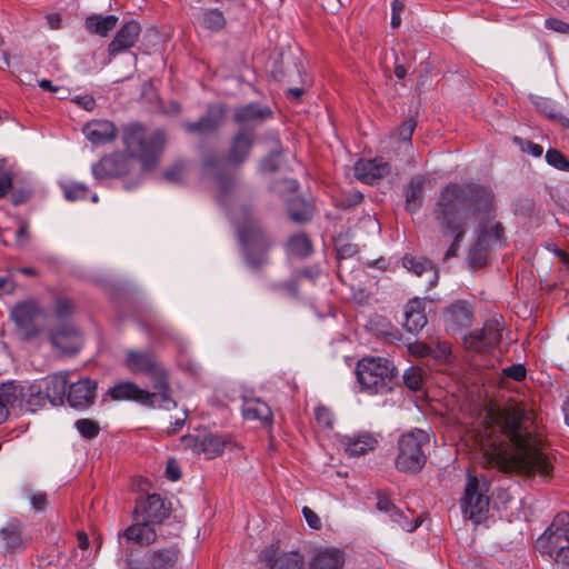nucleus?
Masks as SVG:
<instances>
[{"mask_svg": "<svg viewBox=\"0 0 569 569\" xmlns=\"http://www.w3.org/2000/svg\"><path fill=\"white\" fill-rule=\"evenodd\" d=\"M522 405L486 410L476 431L483 462L501 472L549 476L552 465L542 452L540 440L525 426Z\"/></svg>", "mask_w": 569, "mask_h": 569, "instance_id": "nucleus-1", "label": "nucleus"}, {"mask_svg": "<svg viewBox=\"0 0 569 569\" xmlns=\"http://www.w3.org/2000/svg\"><path fill=\"white\" fill-rule=\"evenodd\" d=\"M491 192L480 186L468 183H448L438 196L432 216L443 237L452 241L443 259L457 256L470 220L491 209Z\"/></svg>", "mask_w": 569, "mask_h": 569, "instance_id": "nucleus-2", "label": "nucleus"}, {"mask_svg": "<svg viewBox=\"0 0 569 569\" xmlns=\"http://www.w3.org/2000/svg\"><path fill=\"white\" fill-rule=\"evenodd\" d=\"M122 365L133 375H144L150 378L153 391L142 389L132 381H122L110 390L113 400H130L149 408L166 410L176 408L177 403L171 397L167 371L152 351L127 349L123 353Z\"/></svg>", "mask_w": 569, "mask_h": 569, "instance_id": "nucleus-3", "label": "nucleus"}, {"mask_svg": "<svg viewBox=\"0 0 569 569\" xmlns=\"http://www.w3.org/2000/svg\"><path fill=\"white\" fill-rule=\"evenodd\" d=\"M236 227L240 243L246 251L247 262L251 267H258L263 262L262 256L257 260L251 257V251H266L271 246V239L263 230L251 207L237 204L229 212Z\"/></svg>", "mask_w": 569, "mask_h": 569, "instance_id": "nucleus-4", "label": "nucleus"}, {"mask_svg": "<svg viewBox=\"0 0 569 569\" xmlns=\"http://www.w3.org/2000/svg\"><path fill=\"white\" fill-rule=\"evenodd\" d=\"M122 142L127 151L141 161L144 170H151L164 149L166 134L162 130L147 133L142 126L133 123L122 129Z\"/></svg>", "mask_w": 569, "mask_h": 569, "instance_id": "nucleus-5", "label": "nucleus"}, {"mask_svg": "<svg viewBox=\"0 0 569 569\" xmlns=\"http://www.w3.org/2000/svg\"><path fill=\"white\" fill-rule=\"evenodd\" d=\"M358 382L362 390L371 395H386L393 389L397 368L383 357H365L356 367Z\"/></svg>", "mask_w": 569, "mask_h": 569, "instance_id": "nucleus-6", "label": "nucleus"}, {"mask_svg": "<svg viewBox=\"0 0 569 569\" xmlns=\"http://www.w3.org/2000/svg\"><path fill=\"white\" fill-rule=\"evenodd\" d=\"M536 547L552 560L553 569H569V513H558Z\"/></svg>", "mask_w": 569, "mask_h": 569, "instance_id": "nucleus-7", "label": "nucleus"}, {"mask_svg": "<svg viewBox=\"0 0 569 569\" xmlns=\"http://www.w3.org/2000/svg\"><path fill=\"white\" fill-rule=\"evenodd\" d=\"M430 445V433L416 428L400 436L396 468L401 472L413 473L423 468L427 461L426 450Z\"/></svg>", "mask_w": 569, "mask_h": 569, "instance_id": "nucleus-8", "label": "nucleus"}, {"mask_svg": "<svg viewBox=\"0 0 569 569\" xmlns=\"http://www.w3.org/2000/svg\"><path fill=\"white\" fill-rule=\"evenodd\" d=\"M489 488L490 482L486 478H479L468 472L465 497L461 503L466 518L476 523L481 521L489 508Z\"/></svg>", "mask_w": 569, "mask_h": 569, "instance_id": "nucleus-9", "label": "nucleus"}, {"mask_svg": "<svg viewBox=\"0 0 569 569\" xmlns=\"http://www.w3.org/2000/svg\"><path fill=\"white\" fill-rule=\"evenodd\" d=\"M503 322L501 318L492 317L488 319L481 329L471 331L462 337L463 346L467 350L475 353L490 352L496 348L501 339Z\"/></svg>", "mask_w": 569, "mask_h": 569, "instance_id": "nucleus-10", "label": "nucleus"}, {"mask_svg": "<svg viewBox=\"0 0 569 569\" xmlns=\"http://www.w3.org/2000/svg\"><path fill=\"white\" fill-rule=\"evenodd\" d=\"M170 515V507L158 493L149 495L137 501L133 518L151 525L161 523Z\"/></svg>", "mask_w": 569, "mask_h": 569, "instance_id": "nucleus-11", "label": "nucleus"}, {"mask_svg": "<svg viewBox=\"0 0 569 569\" xmlns=\"http://www.w3.org/2000/svg\"><path fill=\"white\" fill-rule=\"evenodd\" d=\"M338 446L348 457H360L372 451L379 443L378 435L370 431H357L338 437Z\"/></svg>", "mask_w": 569, "mask_h": 569, "instance_id": "nucleus-12", "label": "nucleus"}, {"mask_svg": "<svg viewBox=\"0 0 569 569\" xmlns=\"http://www.w3.org/2000/svg\"><path fill=\"white\" fill-rule=\"evenodd\" d=\"M180 556L176 546L160 548L149 551L146 555V565L130 560L128 569H174Z\"/></svg>", "mask_w": 569, "mask_h": 569, "instance_id": "nucleus-13", "label": "nucleus"}, {"mask_svg": "<svg viewBox=\"0 0 569 569\" xmlns=\"http://www.w3.org/2000/svg\"><path fill=\"white\" fill-rule=\"evenodd\" d=\"M129 170L130 160L126 154L120 152L106 156L91 167L92 174L97 180L120 177Z\"/></svg>", "mask_w": 569, "mask_h": 569, "instance_id": "nucleus-14", "label": "nucleus"}, {"mask_svg": "<svg viewBox=\"0 0 569 569\" xmlns=\"http://www.w3.org/2000/svg\"><path fill=\"white\" fill-rule=\"evenodd\" d=\"M259 560L264 563L268 569H302L303 558L299 552H278V548L273 545L264 548L259 555Z\"/></svg>", "mask_w": 569, "mask_h": 569, "instance_id": "nucleus-15", "label": "nucleus"}, {"mask_svg": "<svg viewBox=\"0 0 569 569\" xmlns=\"http://www.w3.org/2000/svg\"><path fill=\"white\" fill-rule=\"evenodd\" d=\"M183 442L188 447H191L194 452L203 453L208 459L220 456L227 443L222 436L213 433L188 436L183 438Z\"/></svg>", "mask_w": 569, "mask_h": 569, "instance_id": "nucleus-16", "label": "nucleus"}, {"mask_svg": "<svg viewBox=\"0 0 569 569\" xmlns=\"http://www.w3.org/2000/svg\"><path fill=\"white\" fill-rule=\"evenodd\" d=\"M224 119V107L222 104L210 106L207 113L194 122H184L182 128L190 133L208 134L214 132Z\"/></svg>", "mask_w": 569, "mask_h": 569, "instance_id": "nucleus-17", "label": "nucleus"}, {"mask_svg": "<svg viewBox=\"0 0 569 569\" xmlns=\"http://www.w3.org/2000/svg\"><path fill=\"white\" fill-rule=\"evenodd\" d=\"M47 402L43 383L40 380L27 383L26 386L18 385V401L16 406L24 408L29 412H36L43 408Z\"/></svg>", "mask_w": 569, "mask_h": 569, "instance_id": "nucleus-18", "label": "nucleus"}, {"mask_svg": "<svg viewBox=\"0 0 569 569\" xmlns=\"http://www.w3.org/2000/svg\"><path fill=\"white\" fill-rule=\"evenodd\" d=\"M472 309L462 300L456 301L447 308L446 326L447 331L457 333L462 329L469 328L472 322Z\"/></svg>", "mask_w": 569, "mask_h": 569, "instance_id": "nucleus-19", "label": "nucleus"}, {"mask_svg": "<svg viewBox=\"0 0 569 569\" xmlns=\"http://www.w3.org/2000/svg\"><path fill=\"white\" fill-rule=\"evenodd\" d=\"M97 383L90 379H81L69 387L67 400L72 408L84 409L93 403Z\"/></svg>", "mask_w": 569, "mask_h": 569, "instance_id": "nucleus-20", "label": "nucleus"}, {"mask_svg": "<svg viewBox=\"0 0 569 569\" xmlns=\"http://www.w3.org/2000/svg\"><path fill=\"white\" fill-rule=\"evenodd\" d=\"M40 309L33 301L18 303L11 310V318L17 327L23 330L28 336L37 335L34 320L39 316Z\"/></svg>", "mask_w": 569, "mask_h": 569, "instance_id": "nucleus-21", "label": "nucleus"}, {"mask_svg": "<svg viewBox=\"0 0 569 569\" xmlns=\"http://www.w3.org/2000/svg\"><path fill=\"white\" fill-rule=\"evenodd\" d=\"M390 172L388 162L381 159L363 160L360 159L355 164V176L358 180L373 184Z\"/></svg>", "mask_w": 569, "mask_h": 569, "instance_id": "nucleus-22", "label": "nucleus"}, {"mask_svg": "<svg viewBox=\"0 0 569 569\" xmlns=\"http://www.w3.org/2000/svg\"><path fill=\"white\" fill-rule=\"evenodd\" d=\"M140 31L141 27L137 21L131 20L124 23L110 42L108 48L109 54L116 56L132 48L138 41Z\"/></svg>", "mask_w": 569, "mask_h": 569, "instance_id": "nucleus-23", "label": "nucleus"}, {"mask_svg": "<svg viewBox=\"0 0 569 569\" xmlns=\"http://www.w3.org/2000/svg\"><path fill=\"white\" fill-rule=\"evenodd\" d=\"M127 542L139 546H149L157 540V532L152 525L133 518V523L119 533Z\"/></svg>", "mask_w": 569, "mask_h": 569, "instance_id": "nucleus-24", "label": "nucleus"}, {"mask_svg": "<svg viewBox=\"0 0 569 569\" xmlns=\"http://www.w3.org/2000/svg\"><path fill=\"white\" fill-rule=\"evenodd\" d=\"M50 340L51 343L63 353H74L82 346V339L79 332L70 326H64L52 331Z\"/></svg>", "mask_w": 569, "mask_h": 569, "instance_id": "nucleus-25", "label": "nucleus"}, {"mask_svg": "<svg viewBox=\"0 0 569 569\" xmlns=\"http://www.w3.org/2000/svg\"><path fill=\"white\" fill-rule=\"evenodd\" d=\"M83 133L93 144H104L116 139L117 128L111 121L94 120L84 126Z\"/></svg>", "mask_w": 569, "mask_h": 569, "instance_id": "nucleus-26", "label": "nucleus"}, {"mask_svg": "<svg viewBox=\"0 0 569 569\" xmlns=\"http://www.w3.org/2000/svg\"><path fill=\"white\" fill-rule=\"evenodd\" d=\"M345 555L337 548H318L315 550L309 569H340Z\"/></svg>", "mask_w": 569, "mask_h": 569, "instance_id": "nucleus-27", "label": "nucleus"}, {"mask_svg": "<svg viewBox=\"0 0 569 569\" xmlns=\"http://www.w3.org/2000/svg\"><path fill=\"white\" fill-rule=\"evenodd\" d=\"M402 266L418 277L426 274L428 288H432L438 282V271L428 259L406 254L402 258Z\"/></svg>", "mask_w": 569, "mask_h": 569, "instance_id": "nucleus-28", "label": "nucleus"}, {"mask_svg": "<svg viewBox=\"0 0 569 569\" xmlns=\"http://www.w3.org/2000/svg\"><path fill=\"white\" fill-rule=\"evenodd\" d=\"M425 301L419 298L410 300L405 309V328L408 332H419L427 325Z\"/></svg>", "mask_w": 569, "mask_h": 569, "instance_id": "nucleus-29", "label": "nucleus"}, {"mask_svg": "<svg viewBox=\"0 0 569 569\" xmlns=\"http://www.w3.org/2000/svg\"><path fill=\"white\" fill-rule=\"evenodd\" d=\"M242 416L246 420H258L264 426L272 422L270 407L258 398H246L242 405Z\"/></svg>", "mask_w": 569, "mask_h": 569, "instance_id": "nucleus-30", "label": "nucleus"}, {"mask_svg": "<svg viewBox=\"0 0 569 569\" xmlns=\"http://www.w3.org/2000/svg\"><path fill=\"white\" fill-rule=\"evenodd\" d=\"M48 402L52 406L63 403L67 391V379L63 375H53L40 380Z\"/></svg>", "mask_w": 569, "mask_h": 569, "instance_id": "nucleus-31", "label": "nucleus"}, {"mask_svg": "<svg viewBox=\"0 0 569 569\" xmlns=\"http://www.w3.org/2000/svg\"><path fill=\"white\" fill-rule=\"evenodd\" d=\"M426 179L422 174L413 176L405 189L406 209L410 213H416L420 210L423 203V187Z\"/></svg>", "mask_w": 569, "mask_h": 569, "instance_id": "nucleus-32", "label": "nucleus"}, {"mask_svg": "<svg viewBox=\"0 0 569 569\" xmlns=\"http://www.w3.org/2000/svg\"><path fill=\"white\" fill-rule=\"evenodd\" d=\"M0 540L7 551H18L23 548L22 528L19 521L10 520L0 529Z\"/></svg>", "mask_w": 569, "mask_h": 569, "instance_id": "nucleus-33", "label": "nucleus"}, {"mask_svg": "<svg viewBox=\"0 0 569 569\" xmlns=\"http://www.w3.org/2000/svg\"><path fill=\"white\" fill-rule=\"evenodd\" d=\"M271 114L270 108L249 103L236 110L234 120L240 124L260 123L264 119L270 118Z\"/></svg>", "mask_w": 569, "mask_h": 569, "instance_id": "nucleus-34", "label": "nucleus"}, {"mask_svg": "<svg viewBox=\"0 0 569 569\" xmlns=\"http://www.w3.org/2000/svg\"><path fill=\"white\" fill-rule=\"evenodd\" d=\"M252 141V131L241 130L240 132H238L231 143L229 160L236 163L243 162L249 154Z\"/></svg>", "mask_w": 569, "mask_h": 569, "instance_id": "nucleus-35", "label": "nucleus"}, {"mask_svg": "<svg viewBox=\"0 0 569 569\" xmlns=\"http://www.w3.org/2000/svg\"><path fill=\"white\" fill-rule=\"evenodd\" d=\"M118 17L113 14H91L84 21L86 29L93 34L107 37L108 33L117 26Z\"/></svg>", "mask_w": 569, "mask_h": 569, "instance_id": "nucleus-36", "label": "nucleus"}, {"mask_svg": "<svg viewBox=\"0 0 569 569\" xmlns=\"http://www.w3.org/2000/svg\"><path fill=\"white\" fill-rule=\"evenodd\" d=\"M198 23L211 32H219L226 27V18L219 9H203L199 17Z\"/></svg>", "mask_w": 569, "mask_h": 569, "instance_id": "nucleus-37", "label": "nucleus"}, {"mask_svg": "<svg viewBox=\"0 0 569 569\" xmlns=\"http://www.w3.org/2000/svg\"><path fill=\"white\" fill-rule=\"evenodd\" d=\"M18 401V385L8 381L0 385V423H2L8 415V406L14 407Z\"/></svg>", "mask_w": 569, "mask_h": 569, "instance_id": "nucleus-38", "label": "nucleus"}, {"mask_svg": "<svg viewBox=\"0 0 569 569\" xmlns=\"http://www.w3.org/2000/svg\"><path fill=\"white\" fill-rule=\"evenodd\" d=\"M502 227L499 223H496L490 229L481 228L478 231V239L472 247L483 249L488 253L491 246L500 242L502 237Z\"/></svg>", "mask_w": 569, "mask_h": 569, "instance_id": "nucleus-39", "label": "nucleus"}, {"mask_svg": "<svg viewBox=\"0 0 569 569\" xmlns=\"http://www.w3.org/2000/svg\"><path fill=\"white\" fill-rule=\"evenodd\" d=\"M288 213L295 222H306L312 217V207L300 198L292 199L288 204Z\"/></svg>", "mask_w": 569, "mask_h": 569, "instance_id": "nucleus-40", "label": "nucleus"}, {"mask_svg": "<svg viewBox=\"0 0 569 569\" xmlns=\"http://www.w3.org/2000/svg\"><path fill=\"white\" fill-rule=\"evenodd\" d=\"M533 103L536 108L543 112L548 118L558 120L565 128L569 129V119L561 114L551 100L538 98Z\"/></svg>", "mask_w": 569, "mask_h": 569, "instance_id": "nucleus-41", "label": "nucleus"}, {"mask_svg": "<svg viewBox=\"0 0 569 569\" xmlns=\"http://www.w3.org/2000/svg\"><path fill=\"white\" fill-rule=\"evenodd\" d=\"M311 242L303 233L292 236L288 241V251L290 254L306 257L311 252Z\"/></svg>", "mask_w": 569, "mask_h": 569, "instance_id": "nucleus-42", "label": "nucleus"}, {"mask_svg": "<svg viewBox=\"0 0 569 569\" xmlns=\"http://www.w3.org/2000/svg\"><path fill=\"white\" fill-rule=\"evenodd\" d=\"M63 193L67 200L77 201L86 199L90 191L84 183L68 182L62 186Z\"/></svg>", "mask_w": 569, "mask_h": 569, "instance_id": "nucleus-43", "label": "nucleus"}, {"mask_svg": "<svg viewBox=\"0 0 569 569\" xmlns=\"http://www.w3.org/2000/svg\"><path fill=\"white\" fill-rule=\"evenodd\" d=\"M74 428L84 439H93L100 432V426L97 421L88 418L78 419L74 422Z\"/></svg>", "mask_w": 569, "mask_h": 569, "instance_id": "nucleus-44", "label": "nucleus"}, {"mask_svg": "<svg viewBox=\"0 0 569 569\" xmlns=\"http://www.w3.org/2000/svg\"><path fill=\"white\" fill-rule=\"evenodd\" d=\"M403 383L411 390L418 391L423 386V373L418 367H410L403 373Z\"/></svg>", "mask_w": 569, "mask_h": 569, "instance_id": "nucleus-45", "label": "nucleus"}, {"mask_svg": "<svg viewBox=\"0 0 569 569\" xmlns=\"http://www.w3.org/2000/svg\"><path fill=\"white\" fill-rule=\"evenodd\" d=\"M390 519L400 529L407 532H412L420 526V522L417 518L409 519L400 509L393 511V513L390 515Z\"/></svg>", "mask_w": 569, "mask_h": 569, "instance_id": "nucleus-46", "label": "nucleus"}, {"mask_svg": "<svg viewBox=\"0 0 569 569\" xmlns=\"http://www.w3.org/2000/svg\"><path fill=\"white\" fill-rule=\"evenodd\" d=\"M431 345L430 357L439 362H448L451 357V347L447 341H435Z\"/></svg>", "mask_w": 569, "mask_h": 569, "instance_id": "nucleus-47", "label": "nucleus"}, {"mask_svg": "<svg viewBox=\"0 0 569 569\" xmlns=\"http://www.w3.org/2000/svg\"><path fill=\"white\" fill-rule=\"evenodd\" d=\"M546 161L558 170L569 171L568 159L558 150L549 149L546 152Z\"/></svg>", "mask_w": 569, "mask_h": 569, "instance_id": "nucleus-48", "label": "nucleus"}, {"mask_svg": "<svg viewBox=\"0 0 569 569\" xmlns=\"http://www.w3.org/2000/svg\"><path fill=\"white\" fill-rule=\"evenodd\" d=\"M488 253L483 249L471 247L468 261L472 269H480L487 263Z\"/></svg>", "mask_w": 569, "mask_h": 569, "instance_id": "nucleus-49", "label": "nucleus"}, {"mask_svg": "<svg viewBox=\"0 0 569 569\" xmlns=\"http://www.w3.org/2000/svg\"><path fill=\"white\" fill-rule=\"evenodd\" d=\"M13 177L7 163L0 168V199L4 198L12 189Z\"/></svg>", "mask_w": 569, "mask_h": 569, "instance_id": "nucleus-50", "label": "nucleus"}, {"mask_svg": "<svg viewBox=\"0 0 569 569\" xmlns=\"http://www.w3.org/2000/svg\"><path fill=\"white\" fill-rule=\"evenodd\" d=\"M315 417L318 422L323 428H332L333 426V415L326 407H317L315 410Z\"/></svg>", "mask_w": 569, "mask_h": 569, "instance_id": "nucleus-51", "label": "nucleus"}, {"mask_svg": "<svg viewBox=\"0 0 569 569\" xmlns=\"http://www.w3.org/2000/svg\"><path fill=\"white\" fill-rule=\"evenodd\" d=\"M416 128V122L413 119L406 120L398 129H397V138L403 142H410L411 136Z\"/></svg>", "mask_w": 569, "mask_h": 569, "instance_id": "nucleus-52", "label": "nucleus"}, {"mask_svg": "<svg viewBox=\"0 0 569 569\" xmlns=\"http://www.w3.org/2000/svg\"><path fill=\"white\" fill-rule=\"evenodd\" d=\"M527 370L523 365L516 363L502 369L505 377L511 378L515 381H521L526 378Z\"/></svg>", "mask_w": 569, "mask_h": 569, "instance_id": "nucleus-53", "label": "nucleus"}, {"mask_svg": "<svg viewBox=\"0 0 569 569\" xmlns=\"http://www.w3.org/2000/svg\"><path fill=\"white\" fill-rule=\"evenodd\" d=\"M74 309L73 302L68 298H59L56 301V313L59 318L69 317Z\"/></svg>", "mask_w": 569, "mask_h": 569, "instance_id": "nucleus-54", "label": "nucleus"}, {"mask_svg": "<svg viewBox=\"0 0 569 569\" xmlns=\"http://www.w3.org/2000/svg\"><path fill=\"white\" fill-rule=\"evenodd\" d=\"M302 515L310 528H312L315 530L321 529V527H322L321 519L311 508L303 507Z\"/></svg>", "mask_w": 569, "mask_h": 569, "instance_id": "nucleus-55", "label": "nucleus"}, {"mask_svg": "<svg viewBox=\"0 0 569 569\" xmlns=\"http://www.w3.org/2000/svg\"><path fill=\"white\" fill-rule=\"evenodd\" d=\"M405 4L400 0H392L391 2V27L398 28L401 24V12Z\"/></svg>", "mask_w": 569, "mask_h": 569, "instance_id": "nucleus-56", "label": "nucleus"}, {"mask_svg": "<svg viewBox=\"0 0 569 569\" xmlns=\"http://www.w3.org/2000/svg\"><path fill=\"white\" fill-rule=\"evenodd\" d=\"M363 199V196L359 191H350L347 193L339 202V206L342 208H350L359 204Z\"/></svg>", "mask_w": 569, "mask_h": 569, "instance_id": "nucleus-57", "label": "nucleus"}, {"mask_svg": "<svg viewBox=\"0 0 569 569\" xmlns=\"http://www.w3.org/2000/svg\"><path fill=\"white\" fill-rule=\"evenodd\" d=\"M409 351L411 355H415L417 357H430L431 345L417 341L415 343L409 345Z\"/></svg>", "mask_w": 569, "mask_h": 569, "instance_id": "nucleus-58", "label": "nucleus"}, {"mask_svg": "<svg viewBox=\"0 0 569 569\" xmlns=\"http://www.w3.org/2000/svg\"><path fill=\"white\" fill-rule=\"evenodd\" d=\"M29 499L32 508L36 511H41L47 506V495L44 492H31Z\"/></svg>", "mask_w": 569, "mask_h": 569, "instance_id": "nucleus-59", "label": "nucleus"}, {"mask_svg": "<svg viewBox=\"0 0 569 569\" xmlns=\"http://www.w3.org/2000/svg\"><path fill=\"white\" fill-rule=\"evenodd\" d=\"M545 26L547 29L559 32V33H568L569 32V23L563 22L559 19L549 18L546 20Z\"/></svg>", "mask_w": 569, "mask_h": 569, "instance_id": "nucleus-60", "label": "nucleus"}, {"mask_svg": "<svg viewBox=\"0 0 569 569\" xmlns=\"http://www.w3.org/2000/svg\"><path fill=\"white\" fill-rule=\"evenodd\" d=\"M16 283L9 276H0V296L13 292Z\"/></svg>", "mask_w": 569, "mask_h": 569, "instance_id": "nucleus-61", "label": "nucleus"}, {"mask_svg": "<svg viewBox=\"0 0 569 569\" xmlns=\"http://www.w3.org/2000/svg\"><path fill=\"white\" fill-rule=\"evenodd\" d=\"M377 508L380 511L388 513L389 516L397 511L398 508L386 497H379L377 502Z\"/></svg>", "mask_w": 569, "mask_h": 569, "instance_id": "nucleus-62", "label": "nucleus"}, {"mask_svg": "<svg viewBox=\"0 0 569 569\" xmlns=\"http://www.w3.org/2000/svg\"><path fill=\"white\" fill-rule=\"evenodd\" d=\"M30 198V192L24 189L13 190L11 193V202L14 206H19L26 202Z\"/></svg>", "mask_w": 569, "mask_h": 569, "instance_id": "nucleus-63", "label": "nucleus"}, {"mask_svg": "<svg viewBox=\"0 0 569 569\" xmlns=\"http://www.w3.org/2000/svg\"><path fill=\"white\" fill-rule=\"evenodd\" d=\"M166 475L168 479L172 481H177L181 477L180 468L177 466V463L173 460H169L166 468Z\"/></svg>", "mask_w": 569, "mask_h": 569, "instance_id": "nucleus-64", "label": "nucleus"}]
</instances>
